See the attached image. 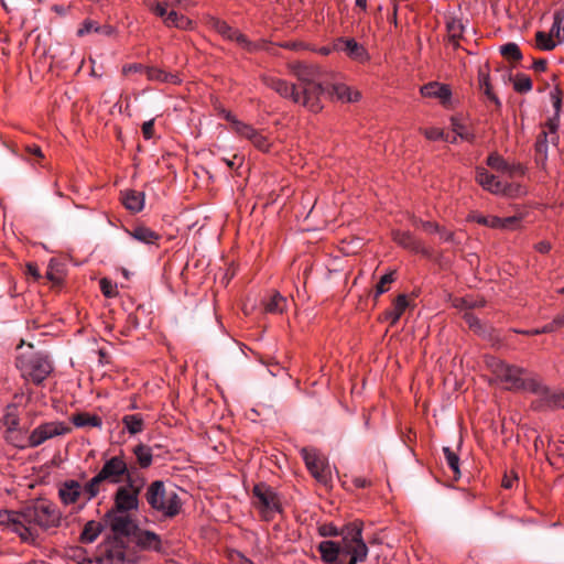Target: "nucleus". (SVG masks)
I'll list each match as a JSON object with an SVG mask.
<instances>
[{"instance_id": "nucleus-1", "label": "nucleus", "mask_w": 564, "mask_h": 564, "mask_svg": "<svg viewBox=\"0 0 564 564\" xmlns=\"http://www.w3.org/2000/svg\"><path fill=\"white\" fill-rule=\"evenodd\" d=\"M62 511L52 501L35 500L19 511L0 510V525L26 543L36 544L44 532L61 527Z\"/></svg>"}, {"instance_id": "nucleus-2", "label": "nucleus", "mask_w": 564, "mask_h": 564, "mask_svg": "<svg viewBox=\"0 0 564 564\" xmlns=\"http://www.w3.org/2000/svg\"><path fill=\"white\" fill-rule=\"evenodd\" d=\"M292 74L300 82L299 89L303 96V106L312 112H318L322 108V97L326 93L322 84V72L315 65L293 63L290 65Z\"/></svg>"}, {"instance_id": "nucleus-3", "label": "nucleus", "mask_w": 564, "mask_h": 564, "mask_svg": "<svg viewBox=\"0 0 564 564\" xmlns=\"http://www.w3.org/2000/svg\"><path fill=\"white\" fill-rule=\"evenodd\" d=\"M486 365L499 381L508 390L540 391V380L528 376L523 368L511 366L496 357H487Z\"/></svg>"}, {"instance_id": "nucleus-4", "label": "nucleus", "mask_w": 564, "mask_h": 564, "mask_svg": "<svg viewBox=\"0 0 564 564\" xmlns=\"http://www.w3.org/2000/svg\"><path fill=\"white\" fill-rule=\"evenodd\" d=\"M15 365L22 378L35 384L43 382L53 370L50 357L34 350L31 345L28 350L18 355Z\"/></svg>"}, {"instance_id": "nucleus-5", "label": "nucleus", "mask_w": 564, "mask_h": 564, "mask_svg": "<svg viewBox=\"0 0 564 564\" xmlns=\"http://www.w3.org/2000/svg\"><path fill=\"white\" fill-rule=\"evenodd\" d=\"M147 501L156 512L166 518H173L182 509V499L173 487H166L163 481H153L145 494Z\"/></svg>"}, {"instance_id": "nucleus-6", "label": "nucleus", "mask_w": 564, "mask_h": 564, "mask_svg": "<svg viewBox=\"0 0 564 564\" xmlns=\"http://www.w3.org/2000/svg\"><path fill=\"white\" fill-rule=\"evenodd\" d=\"M133 480L131 469L122 455L112 456L105 460L100 470L90 478L89 488L93 494L102 490L104 484L119 485Z\"/></svg>"}, {"instance_id": "nucleus-7", "label": "nucleus", "mask_w": 564, "mask_h": 564, "mask_svg": "<svg viewBox=\"0 0 564 564\" xmlns=\"http://www.w3.org/2000/svg\"><path fill=\"white\" fill-rule=\"evenodd\" d=\"M554 99V108L556 113L560 111L561 108V99L556 96H553ZM557 129H558V118L557 115L554 118H551L547 120V122L543 126L542 131L536 138L535 142V162L536 164L545 170L546 162L549 158V144H552L554 147L558 143V135H557Z\"/></svg>"}, {"instance_id": "nucleus-8", "label": "nucleus", "mask_w": 564, "mask_h": 564, "mask_svg": "<svg viewBox=\"0 0 564 564\" xmlns=\"http://www.w3.org/2000/svg\"><path fill=\"white\" fill-rule=\"evenodd\" d=\"M343 555L350 557L348 564H358L367 558L368 546L362 540V525L360 522L346 524Z\"/></svg>"}, {"instance_id": "nucleus-9", "label": "nucleus", "mask_w": 564, "mask_h": 564, "mask_svg": "<svg viewBox=\"0 0 564 564\" xmlns=\"http://www.w3.org/2000/svg\"><path fill=\"white\" fill-rule=\"evenodd\" d=\"M89 488H91L90 479L85 485H82L76 479H66L58 484L57 494L64 506H73L83 500V503L79 507V509H83L88 501L99 495L98 491L93 494Z\"/></svg>"}, {"instance_id": "nucleus-10", "label": "nucleus", "mask_w": 564, "mask_h": 564, "mask_svg": "<svg viewBox=\"0 0 564 564\" xmlns=\"http://www.w3.org/2000/svg\"><path fill=\"white\" fill-rule=\"evenodd\" d=\"M72 427L62 421H50L37 425L28 437V446L39 447L46 441L70 433Z\"/></svg>"}, {"instance_id": "nucleus-11", "label": "nucleus", "mask_w": 564, "mask_h": 564, "mask_svg": "<svg viewBox=\"0 0 564 564\" xmlns=\"http://www.w3.org/2000/svg\"><path fill=\"white\" fill-rule=\"evenodd\" d=\"M254 506L265 520L271 519L281 511L280 500L275 491L265 484H258L253 488Z\"/></svg>"}, {"instance_id": "nucleus-12", "label": "nucleus", "mask_w": 564, "mask_h": 564, "mask_svg": "<svg viewBox=\"0 0 564 564\" xmlns=\"http://www.w3.org/2000/svg\"><path fill=\"white\" fill-rule=\"evenodd\" d=\"M140 489L141 487L134 479L119 486L115 492L113 507L111 509L123 512L138 510Z\"/></svg>"}, {"instance_id": "nucleus-13", "label": "nucleus", "mask_w": 564, "mask_h": 564, "mask_svg": "<svg viewBox=\"0 0 564 564\" xmlns=\"http://www.w3.org/2000/svg\"><path fill=\"white\" fill-rule=\"evenodd\" d=\"M225 118L231 122L232 130L241 138L249 140L254 148L262 152H267L270 149V141L263 135L259 130L254 129L252 126L239 121L235 116L230 112L225 113Z\"/></svg>"}, {"instance_id": "nucleus-14", "label": "nucleus", "mask_w": 564, "mask_h": 564, "mask_svg": "<svg viewBox=\"0 0 564 564\" xmlns=\"http://www.w3.org/2000/svg\"><path fill=\"white\" fill-rule=\"evenodd\" d=\"M182 0H171V2H158L151 7V10L160 18H163L164 24L169 28L188 30L192 28V21L175 11L167 13L169 7L180 6Z\"/></svg>"}, {"instance_id": "nucleus-15", "label": "nucleus", "mask_w": 564, "mask_h": 564, "mask_svg": "<svg viewBox=\"0 0 564 564\" xmlns=\"http://www.w3.org/2000/svg\"><path fill=\"white\" fill-rule=\"evenodd\" d=\"M302 456L311 474L319 482L326 484L330 478V467L325 458L312 448H303Z\"/></svg>"}, {"instance_id": "nucleus-16", "label": "nucleus", "mask_w": 564, "mask_h": 564, "mask_svg": "<svg viewBox=\"0 0 564 564\" xmlns=\"http://www.w3.org/2000/svg\"><path fill=\"white\" fill-rule=\"evenodd\" d=\"M107 522L117 535L129 536L137 530L130 512L110 509L106 514Z\"/></svg>"}, {"instance_id": "nucleus-17", "label": "nucleus", "mask_w": 564, "mask_h": 564, "mask_svg": "<svg viewBox=\"0 0 564 564\" xmlns=\"http://www.w3.org/2000/svg\"><path fill=\"white\" fill-rule=\"evenodd\" d=\"M209 25L221 36H224L227 40L235 41L237 44H239L247 51L253 52L258 50L257 44L250 42L242 33L232 29L229 24H227V22L219 20L217 18H212L209 20Z\"/></svg>"}, {"instance_id": "nucleus-18", "label": "nucleus", "mask_w": 564, "mask_h": 564, "mask_svg": "<svg viewBox=\"0 0 564 564\" xmlns=\"http://www.w3.org/2000/svg\"><path fill=\"white\" fill-rule=\"evenodd\" d=\"M265 86L273 89L283 98H290L293 102L300 104L303 106V96L301 95L299 88L294 85L289 84L286 80L267 76L263 78Z\"/></svg>"}, {"instance_id": "nucleus-19", "label": "nucleus", "mask_w": 564, "mask_h": 564, "mask_svg": "<svg viewBox=\"0 0 564 564\" xmlns=\"http://www.w3.org/2000/svg\"><path fill=\"white\" fill-rule=\"evenodd\" d=\"M335 48L345 52L349 58L359 63L369 59L367 50L354 39H338L335 43Z\"/></svg>"}, {"instance_id": "nucleus-20", "label": "nucleus", "mask_w": 564, "mask_h": 564, "mask_svg": "<svg viewBox=\"0 0 564 564\" xmlns=\"http://www.w3.org/2000/svg\"><path fill=\"white\" fill-rule=\"evenodd\" d=\"M346 530V525L341 529V542L337 543L330 540L322 541L318 544V551L321 553V557L325 563L333 564L337 561L338 556L343 554L344 549V532Z\"/></svg>"}, {"instance_id": "nucleus-21", "label": "nucleus", "mask_w": 564, "mask_h": 564, "mask_svg": "<svg viewBox=\"0 0 564 564\" xmlns=\"http://www.w3.org/2000/svg\"><path fill=\"white\" fill-rule=\"evenodd\" d=\"M476 181L485 191L491 194L499 195L503 191V182L494 174H490L485 167L476 169Z\"/></svg>"}, {"instance_id": "nucleus-22", "label": "nucleus", "mask_w": 564, "mask_h": 564, "mask_svg": "<svg viewBox=\"0 0 564 564\" xmlns=\"http://www.w3.org/2000/svg\"><path fill=\"white\" fill-rule=\"evenodd\" d=\"M540 391H531L539 395L549 408H564V391L551 390L540 381Z\"/></svg>"}, {"instance_id": "nucleus-23", "label": "nucleus", "mask_w": 564, "mask_h": 564, "mask_svg": "<svg viewBox=\"0 0 564 564\" xmlns=\"http://www.w3.org/2000/svg\"><path fill=\"white\" fill-rule=\"evenodd\" d=\"M421 94L424 97L437 98L444 105L449 101L452 96L449 87L437 82H432L422 86Z\"/></svg>"}, {"instance_id": "nucleus-24", "label": "nucleus", "mask_w": 564, "mask_h": 564, "mask_svg": "<svg viewBox=\"0 0 564 564\" xmlns=\"http://www.w3.org/2000/svg\"><path fill=\"white\" fill-rule=\"evenodd\" d=\"M135 543L139 547L150 551L161 550V538L149 530H140L135 533Z\"/></svg>"}, {"instance_id": "nucleus-25", "label": "nucleus", "mask_w": 564, "mask_h": 564, "mask_svg": "<svg viewBox=\"0 0 564 564\" xmlns=\"http://www.w3.org/2000/svg\"><path fill=\"white\" fill-rule=\"evenodd\" d=\"M126 232L132 239L145 245H155L160 239V235L158 232L144 226L126 229Z\"/></svg>"}, {"instance_id": "nucleus-26", "label": "nucleus", "mask_w": 564, "mask_h": 564, "mask_svg": "<svg viewBox=\"0 0 564 564\" xmlns=\"http://www.w3.org/2000/svg\"><path fill=\"white\" fill-rule=\"evenodd\" d=\"M478 86L480 91L497 107L501 106L499 98L492 91L488 66L485 65L478 70Z\"/></svg>"}, {"instance_id": "nucleus-27", "label": "nucleus", "mask_w": 564, "mask_h": 564, "mask_svg": "<svg viewBox=\"0 0 564 564\" xmlns=\"http://www.w3.org/2000/svg\"><path fill=\"white\" fill-rule=\"evenodd\" d=\"M122 204L131 213H139L144 207V194L133 189H128L122 193Z\"/></svg>"}, {"instance_id": "nucleus-28", "label": "nucleus", "mask_w": 564, "mask_h": 564, "mask_svg": "<svg viewBox=\"0 0 564 564\" xmlns=\"http://www.w3.org/2000/svg\"><path fill=\"white\" fill-rule=\"evenodd\" d=\"M329 95L332 98L335 97L340 101L354 102L360 98L358 91H352L348 86L344 84H335L330 90L326 89L324 96Z\"/></svg>"}, {"instance_id": "nucleus-29", "label": "nucleus", "mask_w": 564, "mask_h": 564, "mask_svg": "<svg viewBox=\"0 0 564 564\" xmlns=\"http://www.w3.org/2000/svg\"><path fill=\"white\" fill-rule=\"evenodd\" d=\"M145 74L149 80L160 82V83H170V84H178L181 79L177 74L167 73L161 68L156 67H147Z\"/></svg>"}, {"instance_id": "nucleus-30", "label": "nucleus", "mask_w": 564, "mask_h": 564, "mask_svg": "<svg viewBox=\"0 0 564 564\" xmlns=\"http://www.w3.org/2000/svg\"><path fill=\"white\" fill-rule=\"evenodd\" d=\"M448 40L454 45V47L458 46V41L463 36L465 32V24L460 19L451 18L446 24Z\"/></svg>"}, {"instance_id": "nucleus-31", "label": "nucleus", "mask_w": 564, "mask_h": 564, "mask_svg": "<svg viewBox=\"0 0 564 564\" xmlns=\"http://www.w3.org/2000/svg\"><path fill=\"white\" fill-rule=\"evenodd\" d=\"M550 35L555 39V42L558 44L564 42V10H557L554 12Z\"/></svg>"}, {"instance_id": "nucleus-32", "label": "nucleus", "mask_w": 564, "mask_h": 564, "mask_svg": "<svg viewBox=\"0 0 564 564\" xmlns=\"http://www.w3.org/2000/svg\"><path fill=\"white\" fill-rule=\"evenodd\" d=\"M101 530H102V525L100 522H97L94 520L88 521L85 524L83 532L80 534V541L83 543H93L99 536V534L101 533Z\"/></svg>"}, {"instance_id": "nucleus-33", "label": "nucleus", "mask_w": 564, "mask_h": 564, "mask_svg": "<svg viewBox=\"0 0 564 564\" xmlns=\"http://www.w3.org/2000/svg\"><path fill=\"white\" fill-rule=\"evenodd\" d=\"M409 305L408 299L404 294L399 295L394 303L392 308L387 313V318L392 323H397L401 315L404 313Z\"/></svg>"}, {"instance_id": "nucleus-34", "label": "nucleus", "mask_w": 564, "mask_h": 564, "mask_svg": "<svg viewBox=\"0 0 564 564\" xmlns=\"http://www.w3.org/2000/svg\"><path fill=\"white\" fill-rule=\"evenodd\" d=\"M122 424L131 435H135L143 431V419L140 414L124 415L122 417Z\"/></svg>"}, {"instance_id": "nucleus-35", "label": "nucleus", "mask_w": 564, "mask_h": 564, "mask_svg": "<svg viewBox=\"0 0 564 564\" xmlns=\"http://www.w3.org/2000/svg\"><path fill=\"white\" fill-rule=\"evenodd\" d=\"M72 422L77 427L93 426L100 427L101 419L97 415H90L88 413H79L72 417Z\"/></svg>"}, {"instance_id": "nucleus-36", "label": "nucleus", "mask_w": 564, "mask_h": 564, "mask_svg": "<svg viewBox=\"0 0 564 564\" xmlns=\"http://www.w3.org/2000/svg\"><path fill=\"white\" fill-rule=\"evenodd\" d=\"M286 307V297L279 292H274L270 300L264 303L265 312L268 313H282Z\"/></svg>"}, {"instance_id": "nucleus-37", "label": "nucleus", "mask_w": 564, "mask_h": 564, "mask_svg": "<svg viewBox=\"0 0 564 564\" xmlns=\"http://www.w3.org/2000/svg\"><path fill=\"white\" fill-rule=\"evenodd\" d=\"M133 453L140 467L148 468L152 464L153 456L149 446L140 444L134 447Z\"/></svg>"}, {"instance_id": "nucleus-38", "label": "nucleus", "mask_w": 564, "mask_h": 564, "mask_svg": "<svg viewBox=\"0 0 564 564\" xmlns=\"http://www.w3.org/2000/svg\"><path fill=\"white\" fill-rule=\"evenodd\" d=\"M393 239L398 245H400L406 249H411V250L419 249V245H417L416 240L409 231H395L393 234Z\"/></svg>"}, {"instance_id": "nucleus-39", "label": "nucleus", "mask_w": 564, "mask_h": 564, "mask_svg": "<svg viewBox=\"0 0 564 564\" xmlns=\"http://www.w3.org/2000/svg\"><path fill=\"white\" fill-rule=\"evenodd\" d=\"M487 165L492 170L506 174L509 162L506 161L501 155L494 152L487 158Z\"/></svg>"}, {"instance_id": "nucleus-40", "label": "nucleus", "mask_w": 564, "mask_h": 564, "mask_svg": "<svg viewBox=\"0 0 564 564\" xmlns=\"http://www.w3.org/2000/svg\"><path fill=\"white\" fill-rule=\"evenodd\" d=\"M535 40L538 47L544 51H552L557 44L550 33L547 34L542 31L536 33Z\"/></svg>"}, {"instance_id": "nucleus-41", "label": "nucleus", "mask_w": 564, "mask_h": 564, "mask_svg": "<svg viewBox=\"0 0 564 564\" xmlns=\"http://www.w3.org/2000/svg\"><path fill=\"white\" fill-rule=\"evenodd\" d=\"M500 53L508 59L520 61L522 58L521 51L516 43H507L501 45Z\"/></svg>"}, {"instance_id": "nucleus-42", "label": "nucleus", "mask_w": 564, "mask_h": 564, "mask_svg": "<svg viewBox=\"0 0 564 564\" xmlns=\"http://www.w3.org/2000/svg\"><path fill=\"white\" fill-rule=\"evenodd\" d=\"M443 453L446 459L448 467L452 469L455 477L460 475L459 470V457L449 448L444 447Z\"/></svg>"}, {"instance_id": "nucleus-43", "label": "nucleus", "mask_w": 564, "mask_h": 564, "mask_svg": "<svg viewBox=\"0 0 564 564\" xmlns=\"http://www.w3.org/2000/svg\"><path fill=\"white\" fill-rule=\"evenodd\" d=\"M452 128L453 132L460 138L462 140L471 142L474 141L475 135L459 121H457L455 118L452 119Z\"/></svg>"}, {"instance_id": "nucleus-44", "label": "nucleus", "mask_w": 564, "mask_h": 564, "mask_svg": "<svg viewBox=\"0 0 564 564\" xmlns=\"http://www.w3.org/2000/svg\"><path fill=\"white\" fill-rule=\"evenodd\" d=\"M513 88L518 93H528L532 89V82L529 76L518 74L513 80Z\"/></svg>"}, {"instance_id": "nucleus-45", "label": "nucleus", "mask_w": 564, "mask_h": 564, "mask_svg": "<svg viewBox=\"0 0 564 564\" xmlns=\"http://www.w3.org/2000/svg\"><path fill=\"white\" fill-rule=\"evenodd\" d=\"M503 191L500 192L499 195H503L507 197H519L524 194L523 188L519 184L513 183H502Z\"/></svg>"}, {"instance_id": "nucleus-46", "label": "nucleus", "mask_w": 564, "mask_h": 564, "mask_svg": "<svg viewBox=\"0 0 564 564\" xmlns=\"http://www.w3.org/2000/svg\"><path fill=\"white\" fill-rule=\"evenodd\" d=\"M473 219L484 226L499 229L500 224V217L498 216H482V215H475L473 216Z\"/></svg>"}, {"instance_id": "nucleus-47", "label": "nucleus", "mask_w": 564, "mask_h": 564, "mask_svg": "<svg viewBox=\"0 0 564 564\" xmlns=\"http://www.w3.org/2000/svg\"><path fill=\"white\" fill-rule=\"evenodd\" d=\"M100 290L106 297H115L118 294L117 284L104 278L100 280Z\"/></svg>"}, {"instance_id": "nucleus-48", "label": "nucleus", "mask_w": 564, "mask_h": 564, "mask_svg": "<svg viewBox=\"0 0 564 564\" xmlns=\"http://www.w3.org/2000/svg\"><path fill=\"white\" fill-rule=\"evenodd\" d=\"M521 219H522L521 216H510V217H506V218H500L499 229L513 230V229L518 228V225Z\"/></svg>"}, {"instance_id": "nucleus-49", "label": "nucleus", "mask_w": 564, "mask_h": 564, "mask_svg": "<svg viewBox=\"0 0 564 564\" xmlns=\"http://www.w3.org/2000/svg\"><path fill=\"white\" fill-rule=\"evenodd\" d=\"M393 281H394V272L393 271L384 274L377 284L376 295L379 296V295L383 294L384 292H387V290H388L387 285L392 283Z\"/></svg>"}, {"instance_id": "nucleus-50", "label": "nucleus", "mask_w": 564, "mask_h": 564, "mask_svg": "<svg viewBox=\"0 0 564 564\" xmlns=\"http://www.w3.org/2000/svg\"><path fill=\"white\" fill-rule=\"evenodd\" d=\"M318 533L322 536H341V530H338L333 523L319 525Z\"/></svg>"}, {"instance_id": "nucleus-51", "label": "nucleus", "mask_w": 564, "mask_h": 564, "mask_svg": "<svg viewBox=\"0 0 564 564\" xmlns=\"http://www.w3.org/2000/svg\"><path fill=\"white\" fill-rule=\"evenodd\" d=\"M13 410L14 408L12 410L9 408L7 414L4 415V425L9 431H15L19 426V419Z\"/></svg>"}, {"instance_id": "nucleus-52", "label": "nucleus", "mask_w": 564, "mask_h": 564, "mask_svg": "<svg viewBox=\"0 0 564 564\" xmlns=\"http://www.w3.org/2000/svg\"><path fill=\"white\" fill-rule=\"evenodd\" d=\"M556 329H558V328H557V325L554 324V319H553L551 323L544 325L543 327L534 328L531 330H523L521 333L525 334V335H540V334L553 333Z\"/></svg>"}, {"instance_id": "nucleus-53", "label": "nucleus", "mask_w": 564, "mask_h": 564, "mask_svg": "<svg viewBox=\"0 0 564 564\" xmlns=\"http://www.w3.org/2000/svg\"><path fill=\"white\" fill-rule=\"evenodd\" d=\"M525 172L524 166L521 163L512 162L508 164V169L505 175L509 177H514L518 175H523Z\"/></svg>"}, {"instance_id": "nucleus-54", "label": "nucleus", "mask_w": 564, "mask_h": 564, "mask_svg": "<svg viewBox=\"0 0 564 564\" xmlns=\"http://www.w3.org/2000/svg\"><path fill=\"white\" fill-rule=\"evenodd\" d=\"M98 30V24L93 20H85L82 28L78 29L77 34L78 36H84L90 32H96Z\"/></svg>"}, {"instance_id": "nucleus-55", "label": "nucleus", "mask_w": 564, "mask_h": 564, "mask_svg": "<svg viewBox=\"0 0 564 564\" xmlns=\"http://www.w3.org/2000/svg\"><path fill=\"white\" fill-rule=\"evenodd\" d=\"M464 318L471 329H474L476 333L481 332L482 327L480 321L475 315H473L471 313H465Z\"/></svg>"}, {"instance_id": "nucleus-56", "label": "nucleus", "mask_w": 564, "mask_h": 564, "mask_svg": "<svg viewBox=\"0 0 564 564\" xmlns=\"http://www.w3.org/2000/svg\"><path fill=\"white\" fill-rule=\"evenodd\" d=\"M424 135L429 140H444V131L438 128H429L423 130Z\"/></svg>"}, {"instance_id": "nucleus-57", "label": "nucleus", "mask_w": 564, "mask_h": 564, "mask_svg": "<svg viewBox=\"0 0 564 564\" xmlns=\"http://www.w3.org/2000/svg\"><path fill=\"white\" fill-rule=\"evenodd\" d=\"M143 137L149 140L154 134V119L148 120L142 124Z\"/></svg>"}, {"instance_id": "nucleus-58", "label": "nucleus", "mask_w": 564, "mask_h": 564, "mask_svg": "<svg viewBox=\"0 0 564 564\" xmlns=\"http://www.w3.org/2000/svg\"><path fill=\"white\" fill-rule=\"evenodd\" d=\"M424 231L429 234H434L438 231V225L429 220H420L417 224Z\"/></svg>"}, {"instance_id": "nucleus-59", "label": "nucleus", "mask_w": 564, "mask_h": 564, "mask_svg": "<svg viewBox=\"0 0 564 564\" xmlns=\"http://www.w3.org/2000/svg\"><path fill=\"white\" fill-rule=\"evenodd\" d=\"M436 234H438L440 239L443 241L456 242L454 234L449 230L438 227V231Z\"/></svg>"}, {"instance_id": "nucleus-60", "label": "nucleus", "mask_w": 564, "mask_h": 564, "mask_svg": "<svg viewBox=\"0 0 564 564\" xmlns=\"http://www.w3.org/2000/svg\"><path fill=\"white\" fill-rule=\"evenodd\" d=\"M145 72V68L141 64H128L122 67V73L128 75L130 73Z\"/></svg>"}, {"instance_id": "nucleus-61", "label": "nucleus", "mask_w": 564, "mask_h": 564, "mask_svg": "<svg viewBox=\"0 0 564 564\" xmlns=\"http://www.w3.org/2000/svg\"><path fill=\"white\" fill-rule=\"evenodd\" d=\"M230 561H231V564H253L252 561H250L249 558H247L245 555H242L239 552L232 554L230 557Z\"/></svg>"}, {"instance_id": "nucleus-62", "label": "nucleus", "mask_w": 564, "mask_h": 564, "mask_svg": "<svg viewBox=\"0 0 564 564\" xmlns=\"http://www.w3.org/2000/svg\"><path fill=\"white\" fill-rule=\"evenodd\" d=\"M225 164L230 169H238L242 165V158L235 155L232 159H223Z\"/></svg>"}, {"instance_id": "nucleus-63", "label": "nucleus", "mask_w": 564, "mask_h": 564, "mask_svg": "<svg viewBox=\"0 0 564 564\" xmlns=\"http://www.w3.org/2000/svg\"><path fill=\"white\" fill-rule=\"evenodd\" d=\"M551 243L549 241H540L534 246V249L541 253H547L551 250Z\"/></svg>"}, {"instance_id": "nucleus-64", "label": "nucleus", "mask_w": 564, "mask_h": 564, "mask_svg": "<svg viewBox=\"0 0 564 564\" xmlns=\"http://www.w3.org/2000/svg\"><path fill=\"white\" fill-rule=\"evenodd\" d=\"M97 33H100V34H104V35H107V36H111L116 33V30L113 26L111 25H98V30H97Z\"/></svg>"}]
</instances>
